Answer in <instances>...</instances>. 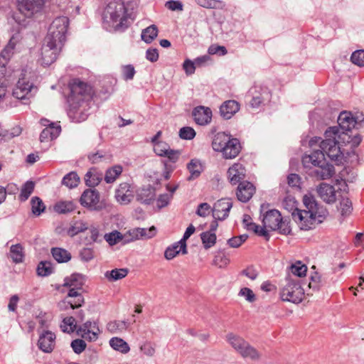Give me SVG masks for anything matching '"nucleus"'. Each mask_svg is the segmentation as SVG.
Returning a JSON list of instances; mask_svg holds the SVG:
<instances>
[{"label": "nucleus", "mask_w": 364, "mask_h": 364, "mask_svg": "<svg viewBox=\"0 0 364 364\" xmlns=\"http://www.w3.org/2000/svg\"><path fill=\"white\" fill-rule=\"evenodd\" d=\"M337 131L336 127H329L325 132L324 139L321 140L320 137H314L309 141L311 146L319 144L321 149L315 150L310 155L306 156L303 159V163L305 166L311 163L314 166L311 169L310 175L318 180L328 179L335 173L333 166L326 162L325 155L337 164L342 162L343 154L340 150L338 143L335 139L328 138L333 136Z\"/></svg>", "instance_id": "nucleus-1"}, {"label": "nucleus", "mask_w": 364, "mask_h": 364, "mask_svg": "<svg viewBox=\"0 0 364 364\" xmlns=\"http://www.w3.org/2000/svg\"><path fill=\"white\" fill-rule=\"evenodd\" d=\"M303 203L306 209L299 210L296 208L291 215L294 220L301 230H308L323 222L326 217V210L318 206L311 194L305 195L303 198Z\"/></svg>", "instance_id": "nucleus-2"}, {"label": "nucleus", "mask_w": 364, "mask_h": 364, "mask_svg": "<svg viewBox=\"0 0 364 364\" xmlns=\"http://www.w3.org/2000/svg\"><path fill=\"white\" fill-rule=\"evenodd\" d=\"M104 23L115 31H123L129 26L127 9L122 0L109 1L103 14Z\"/></svg>", "instance_id": "nucleus-3"}, {"label": "nucleus", "mask_w": 364, "mask_h": 364, "mask_svg": "<svg viewBox=\"0 0 364 364\" xmlns=\"http://www.w3.org/2000/svg\"><path fill=\"white\" fill-rule=\"evenodd\" d=\"M228 343L242 358L257 361L261 358V353L242 337L233 333H229L225 336Z\"/></svg>", "instance_id": "nucleus-4"}, {"label": "nucleus", "mask_w": 364, "mask_h": 364, "mask_svg": "<svg viewBox=\"0 0 364 364\" xmlns=\"http://www.w3.org/2000/svg\"><path fill=\"white\" fill-rule=\"evenodd\" d=\"M304 291L301 286L300 281L297 278L291 276L287 278V284L280 291L281 299L284 301L294 304L300 303L304 297Z\"/></svg>", "instance_id": "nucleus-5"}, {"label": "nucleus", "mask_w": 364, "mask_h": 364, "mask_svg": "<svg viewBox=\"0 0 364 364\" xmlns=\"http://www.w3.org/2000/svg\"><path fill=\"white\" fill-rule=\"evenodd\" d=\"M69 25V18L66 16H59L53 20L50 25L46 38L63 45L66 40V33Z\"/></svg>", "instance_id": "nucleus-6"}, {"label": "nucleus", "mask_w": 364, "mask_h": 364, "mask_svg": "<svg viewBox=\"0 0 364 364\" xmlns=\"http://www.w3.org/2000/svg\"><path fill=\"white\" fill-rule=\"evenodd\" d=\"M63 46V45L59 44L50 38L46 37L41 48L42 63L45 65H50L54 63Z\"/></svg>", "instance_id": "nucleus-7"}, {"label": "nucleus", "mask_w": 364, "mask_h": 364, "mask_svg": "<svg viewBox=\"0 0 364 364\" xmlns=\"http://www.w3.org/2000/svg\"><path fill=\"white\" fill-rule=\"evenodd\" d=\"M70 96L69 101H87L90 102L92 88L87 83L78 80H73L70 85Z\"/></svg>", "instance_id": "nucleus-8"}, {"label": "nucleus", "mask_w": 364, "mask_h": 364, "mask_svg": "<svg viewBox=\"0 0 364 364\" xmlns=\"http://www.w3.org/2000/svg\"><path fill=\"white\" fill-rule=\"evenodd\" d=\"M80 204L95 211H100L105 208V204L100 200V193L95 189H86L80 198Z\"/></svg>", "instance_id": "nucleus-9"}, {"label": "nucleus", "mask_w": 364, "mask_h": 364, "mask_svg": "<svg viewBox=\"0 0 364 364\" xmlns=\"http://www.w3.org/2000/svg\"><path fill=\"white\" fill-rule=\"evenodd\" d=\"M338 127H336L338 129L336 134L333 136H330L331 139H335L337 141V136L341 138V134L348 132L352 128H355L356 124H358V117L353 118L350 112H343L338 117Z\"/></svg>", "instance_id": "nucleus-10"}, {"label": "nucleus", "mask_w": 364, "mask_h": 364, "mask_svg": "<svg viewBox=\"0 0 364 364\" xmlns=\"http://www.w3.org/2000/svg\"><path fill=\"white\" fill-rule=\"evenodd\" d=\"M70 109L68 115L73 121L80 122L85 121L89 113L90 103L87 101H69Z\"/></svg>", "instance_id": "nucleus-11"}, {"label": "nucleus", "mask_w": 364, "mask_h": 364, "mask_svg": "<svg viewBox=\"0 0 364 364\" xmlns=\"http://www.w3.org/2000/svg\"><path fill=\"white\" fill-rule=\"evenodd\" d=\"M43 5L44 0H18V10L27 17H33L40 12Z\"/></svg>", "instance_id": "nucleus-12"}, {"label": "nucleus", "mask_w": 364, "mask_h": 364, "mask_svg": "<svg viewBox=\"0 0 364 364\" xmlns=\"http://www.w3.org/2000/svg\"><path fill=\"white\" fill-rule=\"evenodd\" d=\"M232 207V203L229 198H223L218 200L213 205L212 209L213 216L215 220H225L229 215V212Z\"/></svg>", "instance_id": "nucleus-13"}, {"label": "nucleus", "mask_w": 364, "mask_h": 364, "mask_svg": "<svg viewBox=\"0 0 364 364\" xmlns=\"http://www.w3.org/2000/svg\"><path fill=\"white\" fill-rule=\"evenodd\" d=\"M95 330L99 331L97 323L87 321L77 329V333L82 338L92 341L97 338V332Z\"/></svg>", "instance_id": "nucleus-14"}, {"label": "nucleus", "mask_w": 364, "mask_h": 364, "mask_svg": "<svg viewBox=\"0 0 364 364\" xmlns=\"http://www.w3.org/2000/svg\"><path fill=\"white\" fill-rule=\"evenodd\" d=\"M245 174V167L239 163L234 164L228 170V177L232 185H236L244 181Z\"/></svg>", "instance_id": "nucleus-15"}, {"label": "nucleus", "mask_w": 364, "mask_h": 364, "mask_svg": "<svg viewBox=\"0 0 364 364\" xmlns=\"http://www.w3.org/2000/svg\"><path fill=\"white\" fill-rule=\"evenodd\" d=\"M317 193L319 197L327 203H333L337 199L335 188L326 183H321L318 186Z\"/></svg>", "instance_id": "nucleus-16"}, {"label": "nucleus", "mask_w": 364, "mask_h": 364, "mask_svg": "<svg viewBox=\"0 0 364 364\" xmlns=\"http://www.w3.org/2000/svg\"><path fill=\"white\" fill-rule=\"evenodd\" d=\"M281 219L280 213L275 209L267 211L262 219L264 228L270 230H277Z\"/></svg>", "instance_id": "nucleus-17"}, {"label": "nucleus", "mask_w": 364, "mask_h": 364, "mask_svg": "<svg viewBox=\"0 0 364 364\" xmlns=\"http://www.w3.org/2000/svg\"><path fill=\"white\" fill-rule=\"evenodd\" d=\"M255 192V188L252 183L242 181L238 184L236 195L239 200L246 203L252 197Z\"/></svg>", "instance_id": "nucleus-18"}, {"label": "nucleus", "mask_w": 364, "mask_h": 364, "mask_svg": "<svg viewBox=\"0 0 364 364\" xmlns=\"http://www.w3.org/2000/svg\"><path fill=\"white\" fill-rule=\"evenodd\" d=\"M55 341V335L49 331H46L40 336L38 346L43 352L50 353L54 348Z\"/></svg>", "instance_id": "nucleus-19"}, {"label": "nucleus", "mask_w": 364, "mask_h": 364, "mask_svg": "<svg viewBox=\"0 0 364 364\" xmlns=\"http://www.w3.org/2000/svg\"><path fill=\"white\" fill-rule=\"evenodd\" d=\"M241 144L236 138H230L226 144L225 147L221 151L223 156L226 159H232L237 157L241 151Z\"/></svg>", "instance_id": "nucleus-20"}, {"label": "nucleus", "mask_w": 364, "mask_h": 364, "mask_svg": "<svg viewBox=\"0 0 364 364\" xmlns=\"http://www.w3.org/2000/svg\"><path fill=\"white\" fill-rule=\"evenodd\" d=\"M192 114L195 122L200 125H205L210 122L212 112L210 108L203 106L196 107Z\"/></svg>", "instance_id": "nucleus-21"}, {"label": "nucleus", "mask_w": 364, "mask_h": 364, "mask_svg": "<svg viewBox=\"0 0 364 364\" xmlns=\"http://www.w3.org/2000/svg\"><path fill=\"white\" fill-rule=\"evenodd\" d=\"M130 188L131 186L128 183H122L117 189L115 198L121 204H127L133 199V191Z\"/></svg>", "instance_id": "nucleus-22"}, {"label": "nucleus", "mask_w": 364, "mask_h": 364, "mask_svg": "<svg viewBox=\"0 0 364 364\" xmlns=\"http://www.w3.org/2000/svg\"><path fill=\"white\" fill-rule=\"evenodd\" d=\"M156 233V229L154 226L150 228H136L129 231L130 239L124 240V242H129L139 238L149 239L153 237Z\"/></svg>", "instance_id": "nucleus-23"}, {"label": "nucleus", "mask_w": 364, "mask_h": 364, "mask_svg": "<svg viewBox=\"0 0 364 364\" xmlns=\"http://www.w3.org/2000/svg\"><path fill=\"white\" fill-rule=\"evenodd\" d=\"M85 283L84 277L80 274H73L64 279L63 287L74 289L75 291H82V286Z\"/></svg>", "instance_id": "nucleus-24"}, {"label": "nucleus", "mask_w": 364, "mask_h": 364, "mask_svg": "<svg viewBox=\"0 0 364 364\" xmlns=\"http://www.w3.org/2000/svg\"><path fill=\"white\" fill-rule=\"evenodd\" d=\"M240 109V105L235 100H228L222 104L220 107L221 116L226 119H230Z\"/></svg>", "instance_id": "nucleus-25"}, {"label": "nucleus", "mask_w": 364, "mask_h": 364, "mask_svg": "<svg viewBox=\"0 0 364 364\" xmlns=\"http://www.w3.org/2000/svg\"><path fill=\"white\" fill-rule=\"evenodd\" d=\"M61 132L60 125L50 123L46 127L40 134L41 142L47 141L56 139Z\"/></svg>", "instance_id": "nucleus-26"}, {"label": "nucleus", "mask_w": 364, "mask_h": 364, "mask_svg": "<svg viewBox=\"0 0 364 364\" xmlns=\"http://www.w3.org/2000/svg\"><path fill=\"white\" fill-rule=\"evenodd\" d=\"M230 138L231 136L226 134L225 132H218L215 134L212 141L213 150L221 152Z\"/></svg>", "instance_id": "nucleus-27"}, {"label": "nucleus", "mask_w": 364, "mask_h": 364, "mask_svg": "<svg viewBox=\"0 0 364 364\" xmlns=\"http://www.w3.org/2000/svg\"><path fill=\"white\" fill-rule=\"evenodd\" d=\"M32 85L29 82L24 80H19L16 84V87L13 92V95L17 99H24L28 94L30 93Z\"/></svg>", "instance_id": "nucleus-28"}, {"label": "nucleus", "mask_w": 364, "mask_h": 364, "mask_svg": "<svg viewBox=\"0 0 364 364\" xmlns=\"http://www.w3.org/2000/svg\"><path fill=\"white\" fill-rule=\"evenodd\" d=\"M154 190L151 186L141 188L136 193L137 200L146 204L151 203V202L154 199Z\"/></svg>", "instance_id": "nucleus-29"}, {"label": "nucleus", "mask_w": 364, "mask_h": 364, "mask_svg": "<svg viewBox=\"0 0 364 364\" xmlns=\"http://www.w3.org/2000/svg\"><path fill=\"white\" fill-rule=\"evenodd\" d=\"M88 224L82 220H73L70 223V227L68 229L67 233L70 237H74L80 232H82L87 230Z\"/></svg>", "instance_id": "nucleus-30"}, {"label": "nucleus", "mask_w": 364, "mask_h": 364, "mask_svg": "<svg viewBox=\"0 0 364 364\" xmlns=\"http://www.w3.org/2000/svg\"><path fill=\"white\" fill-rule=\"evenodd\" d=\"M51 253L58 262H67L71 259L70 253L63 248L53 247L51 250Z\"/></svg>", "instance_id": "nucleus-31"}, {"label": "nucleus", "mask_w": 364, "mask_h": 364, "mask_svg": "<svg viewBox=\"0 0 364 364\" xmlns=\"http://www.w3.org/2000/svg\"><path fill=\"white\" fill-rule=\"evenodd\" d=\"M187 168L191 173L188 180H193L198 177L203 171L201 164L197 159H192L188 164Z\"/></svg>", "instance_id": "nucleus-32"}, {"label": "nucleus", "mask_w": 364, "mask_h": 364, "mask_svg": "<svg viewBox=\"0 0 364 364\" xmlns=\"http://www.w3.org/2000/svg\"><path fill=\"white\" fill-rule=\"evenodd\" d=\"M158 36V28L155 25H151L141 32V39L146 43H151Z\"/></svg>", "instance_id": "nucleus-33"}, {"label": "nucleus", "mask_w": 364, "mask_h": 364, "mask_svg": "<svg viewBox=\"0 0 364 364\" xmlns=\"http://www.w3.org/2000/svg\"><path fill=\"white\" fill-rule=\"evenodd\" d=\"M122 166L120 165H116L107 170L105 181L107 183H113L122 173Z\"/></svg>", "instance_id": "nucleus-34"}, {"label": "nucleus", "mask_w": 364, "mask_h": 364, "mask_svg": "<svg viewBox=\"0 0 364 364\" xmlns=\"http://www.w3.org/2000/svg\"><path fill=\"white\" fill-rule=\"evenodd\" d=\"M10 257L15 263L23 262L24 257L23 248L21 245H14L10 248Z\"/></svg>", "instance_id": "nucleus-35"}, {"label": "nucleus", "mask_w": 364, "mask_h": 364, "mask_svg": "<svg viewBox=\"0 0 364 364\" xmlns=\"http://www.w3.org/2000/svg\"><path fill=\"white\" fill-rule=\"evenodd\" d=\"M109 344L113 349L122 353H127L129 350V347L127 343H126L123 339L117 337L112 338L109 341Z\"/></svg>", "instance_id": "nucleus-36"}, {"label": "nucleus", "mask_w": 364, "mask_h": 364, "mask_svg": "<svg viewBox=\"0 0 364 364\" xmlns=\"http://www.w3.org/2000/svg\"><path fill=\"white\" fill-rule=\"evenodd\" d=\"M261 88L253 87L250 90V93L252 95L250 105L253 108L259 107L264 100V97L260 92Z\"/></svg>", "instance_id": "nucleus-37"}, {"label": "nucleus", "mask_w": 364, "mask_h": 364, "mask_svg": "<svg viewBox=\"0 0 364 364\" xmlns=\"http://www.w3.org/2000/svg\"><path fill=\"white\" fill-rule=\"evenodd\" d=\"M128 274V269H114L112 271H107L105 272V277L109 281H117L124 278Z\"/></svg>", "instance_id": "nucleus-38"}, {"label": "nucleus", "mask_w": 364, "mask_h": 364, "mask_svg": "<svg viewBox=\"0 0 364 364\" xmlns=\"http://www.w3.org/2000/svg\"><path fill=\"white\" fill-rule=\"evenodd\" d=\"M60 328L63 332L73 333L75 330L77 331L76 321L74 317L69 316L63 318L62 323L60 324Z\"/></svg>", "instance_id": "nucleus-39"}, {"label": "nucleus", "mask_w": 364, "mask_h": 364, "mask_svg": "<svg viewBox=\"0 0 364 364\" xmlns=\"http://www.w3.org/2000/svg\"><path fill=\"white\" fill-rule=\"evenodd\" d=\"M230 263V258L225 252L219 251L216 252L213 264L217 266L219 268H225Z\"/></svg>", "instance_id": "nucleus-40"}, {"label": "nucleus", "mask_w": 364, "mask_h": 364, "mask_svg": "<svg viewBox=\"0 0 364 364\" xmlns=\"http://www.w3.org/2000/svg\"><path fill=\"white\" fill-rule=\"evenodd\" d=\"M180 252L183 254L181 241L168 247L164 252V257L166 259H172Z\"/></svg>", "instance_id": "nucleus-41"}, {"label": "nucleus", "mask_w": 364, "mask_h": 364, "mask_svg": "<svg viewBox=\"0 0 364 364\" xmlns=\"http://www.w3.org/2000/svg\"><path fill=\"white\" fill-rule=\"evenodd\" d=\"M200 238L205 249H209L216 242V235L215 232H203L200 234Z\"/></svg>", "instance_id": "nucleus-42"}, {"label": "nucleus", "mask_w": 364, "mask_h": 364, "mask_svg": "<svg viewBox=\"0 0 364 364\" xmlns=\"http://www.w3.org/2000/svg\"><path fill=\"white\" fill-rule=\"evenodd\" d=\"M75 208L71 201H60L54 205V210L58 213H67L72 212Z\"/></svg>", "instance_id": "nucleus-43"}, {"label": "nucleus", "mask_w": 364, "mask_h": 364, "mask_svg": "<svg viewBox=\"0 0 364 364\" xmlns=\"http://www.w3.org/2000/svg\"><path fill=\"white\" fill-rule=\"evenodd\" d=\"M80 181V178L75 172H70L66 174L63 180L62 184L70 188L76 187Z\"/></svg>", "instance_id": "nucleus-44"}, {"label": "nucleus", "mask_w": 364, "mask_h": 364, "mask_svg": "<svg viewBox=\"0 0 364 364\" xmlns=\"http://www.w3.org/2000/svg\"><path fill=\"white\" fill-rule=\"evenodd\" d=\"M71 291L75 292V294H76V296H73L70 297V301L71 303L70 304V309H74L82 306L85 302L82 291H75L74 289H69L68 293H71Z\"/></svg>", "instance_id": "nucleus-45"}, {"label": "nucleus", "mask_w": 364, "mask_h": 364, "mask_svg": "<svg viewBox=\"0 0 364 364\" xmlns=\"http://www.w3.org/2000/svg\"><path fill=\"white\" fill-rule=\"evenodd\" d=\"M85 181L87 186L94 187L99 184L101 177L97 174L95 170H90L85 176Z\"/></svg>", "instance_id": "nucleus-46"}, {"label": "nucleus", "mask_w": 364, "mask_h": 364, "mask_svg": "<svg viewBox=\"0 0 364 364\" xmlns=\"http://www.w3.org/2000/svg\"><path fill=\"white\" fill-rule=\"evenodd\" d=\"M31 205L32 213L36 216L40 215L46 209V206L42 200L37 196L31 198Z\"/></svg>", "instance_id": "nucleus-47"}, {"label": "nucleus", "mask_w": 364, "mask_h": 364, "mask_svg": "<svg viewBox=\"0 0 364 364\" xmlns=\"http://www.w3.org/2000/svg\"><path fill=\"white\" fill-rule=\"evenodd\" d=\"M290 271L294 276L301 277L306 275L307 267L300 261H297L291 265Z\"/></svg>", "instance_id": "nucleus-48"}, {"label": "nucleus", "mask_w": 364, "mask_h": 364, "mask_svg": "<svg viewBox=\"0 0 364 364\" xmlns=\"http://www.w3.org/2000/svg\"><path fill=\"white\" fill-rule=\"evenodd\" d=\"M35 183L33 181H27L22 187L19 198L21 201H26L33 192Z\"/></svg>", "instance_id": "nucleus-49"}, {"label": "nucleus", "mask_w": 364, "mask_h": 364, "mask_svg": "<svg viewBox=\"0 0 364 364\" xmlns=\"http://www.w3.org/2000/svg\"><path fill=\"white\" fill-rule=\"evenodd\" d=\"M105 239L110 245H114L122 240L124 241V240H127L125 236H123L118 231H114L109 234H105Z\"/></svg>", "instance_id": "nucleus-50"}, {"label": "nucleus", "mask_w": 364, "mask_h": 364, "mask_svg": "<svg viewBox=\"0 0 364 364\" xmlns=\"http://www.w3.org/2000/svg\"><path fill=\"white\" fill-rule=\"evenodd\" d=\"M340 211L343 216L349 215L352 210V202L348 198H343L340 201Z\"/></svg>", "instance_id": "nucleus-51"}, {"label": "nucleus", "mask_w": 364, "mask_h": 364, "mask_svg": "<svg viewBox=\"0 0 364 364\" xmlns=\"http://www.w3.org/2000/svg\"><path fill=\"white\" fill-rule=\"evenodd\" d=\"M53 272L52 264L50 262H41L37 268L38 274L46 277Z\"/></svg>", "instance_id": "nucleus-52"}, {"label": "nucleus", "mask_w": 364, "mask_h": 364, "mask_svg": "<svg viewBox=\"0 0 364 364\" xmlns=\"http://www.w3.org/2000/svg\"><path fill=\"white\" fill-rule=\"evenodd\" d=\"M311 282L309 284L310 289L314 290H318L322 286L325 284V282L322 279V277L318 273H315L311 277Z\"/></svg>", "instance_id": "nucleus-53"}, {"label": "nucleus", "mask_w": 364, "mask_h": 364, "mask_svg": "<svg viewBox=\"0 0 364 364\" xmlns=\"http://www.w3.org/2000/svg\"><path fill=\"white\" fill-rule=\"evenodd\" d=\"M351 62L360 67L364 66V50L353 52L350 57Z\"/></svg>", "instance_id": "nucleus-54"}, {"label": "nucleus", "mask_w": 364, "mask_h": 364, "mask_svg": "<svg viewBox=\"0 0 364 364\" xmlns=\"http://www.w3.org/2000/svg\"><path fill=\"white\" fill-rule=\"evenodd\" d=\"M195 232V228L193 225H190L183 236V238L180 240L181 241V247H182V250H183V255H186L187 254V247H186V240L191 237V235L192 234H193Z\"/></svg>", "instance_id": "nucleus-55"}, {"label": "nucleus", "mask_w": 364, "mask_h": 364, "mask_svg": "<svg viewBox=\"0 0 364 364\" xmlns=\"http://www.w3.org/2000/svg\"><path fill=\"white\" fill-rule=\"evenodd\" d=\"M169 149V145L164 141H157L154 144V152L160 156H164Z\"/></svg>", "instance_id": "nucleus-56"}, {"label": "nucleus", "mask_w": 364, "mask_h": 364, "mask_svg": "<svg viewBox=\"0 0 364 364\" xmlns=\"http://www.w3.org/2000/svg\"><path fill=\"white\" fill-rule=\"evenodd\" d=\"M239 296L245 297V300L250 303H253L256 301V295L252 289L248 287L242 288L238 294Z\"/></svg>", "instance_id": "nucleus-57"}, {"label": "nucleus", "mask_w": 364, "mask_h": 364, "mask_svg": "<svg viewBox=\"0 0 364 364\" xmlns=\"http://www.w3.org/2000/svg\"><path fill=\"white\" fill-rule=\"evenodd\" d=\"M31 18V17L25 16L19 10L18 12H15L13 14V19L19 26H21V28L26 27L28 23V18Z\"/></svg>", "instance_id": "nucleus-58"}, {"label": "nucleus", "mask_w": 364, "mask_h": 364, "mask_svg": "<svg viewBox=\"0 0 364 364\" xmlns=\"http://www.w3.org/2000/svg\"><path fill=\"white\" fill-rule=\"evenodd\" d=\"M122 73L124 80H130L134 78L136 71L132 65H127L122 67Z\"/></svg>", "instance_id": "nucleus-59"}, {"label": "nucleus", "mask_w": 364, "mask_h": 364, "mask_svg": "<svg viewBox=\"0 0 364 364\" xmlns=\"http://www.w3.org/2000/svg\"><path fill=\"white\" fill-rule=\"evenodd\" d=\"M196 136L195 130L190 127H182L179 131V136L183 139L191 140Z\"/></svg>", "instance_id": "nucleus-60"}, {"label": "nucleus", "mask_w": 364, "mask_h": 364, "mask_svg": "<svg viewBox=\"0 0 364 364\" xmlns=\"http://www.w3.org/2000/svg\"><path fill=\"white\" fill-rule=\"evenodd\" d=\"M343 137L342 138L343 140H346V141L351 144L352 147H357L361 142V137L359 134H355L354 136L349 135L348 132L343 134Z\"/></svg>", "instance_id": "nucleus-61"}, {"label": "nucleus", "mask_w": 364, "mask_h": 364, "mask_svg": "<svg viewBox=\"0 0 364 364\" xmlns=\"http://www.w3.org/2000/svg\"><path fill=\"white\" fill-rule=\"evenodd\" d=\"M247 239V235H241L240 236L233 237L228 240V244L231 247H239Z\"/></svg>", "instance_id": "nucleus-62"}, {"label": "nucleus", "mask_w": 364, "mask_h": 364, "mask_svg": "<svg viewBox=\"0 0 364 364\" xmlns=\"http://www.w3.org/2000/svg\"><path fill=\"white\" fill-rule=\"evenodd\" d=\"M71 347L75 353H81L86 348L85 342L82 339H75L72 341Z\"/></svg>", "instance_id": "nucleus-63"}, {"label": "nucleus", "mask_w": 364, "mask_h": 364, "mask_svg": "<svg viewBox=\"0 0 364 364\" xmlns=\"http://www.w3.org/2000/svg\"><path fill=\"white\" fill-rule=\"evenodd\" d=\"M258 274V271L253 266H249L240 272L241 275L245 276L251 280H255Z\"/></svg>", "instance_id": "nucleus-64"}]
</instances>
